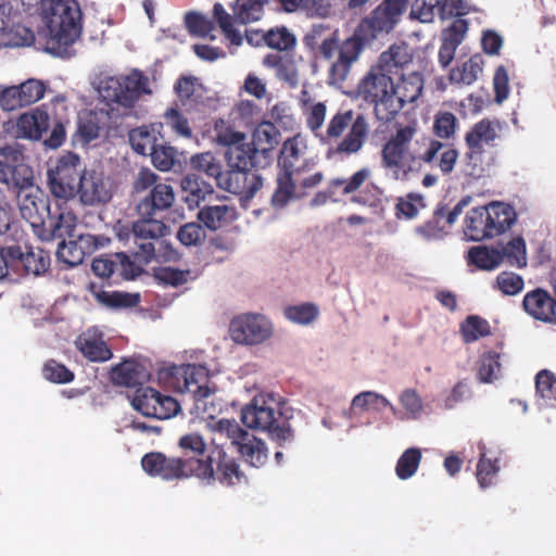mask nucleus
Returning <instances> with one entry per match:
<instances>
[{"label":"nucleus","instance_id":"obj_23","mask_svg":"<svg viewBox=\"0 0 556 556\" xmlns=\"http://www.w3.org/2000/svg\"><path fill=\"white\" fill-rule=\"evenodd\" d=\"M409 0H382V2L366 17V25L376 33H390L400 22L408 7Z\"/></svg>","mask_w":556,"mask_h":556},{"label":"nucleus","instance_id":"obj_31","mask_svg":"<svg viewBox=\"0 0 556 556\" xmlns=\"http://www.w3.org/2000/svg\"><path fill=\"white\" fill-rule=\"evenodd\" d=\"M185 193V202L190 208L200 206L201 202L214 193L213 186L205 181L198 173H188L180 181Z\"/></svg>","mask_w":556,"mask_h":556},{"label":"nucleus","instance_id":"obj_36","mask_svg":"<svg viewBox=\"0 0 556 556\" xmlns=\"http://www.w3.org/2000/svg\"><path fill=\"white\" fill-rule=\"evenodd\" d=\"M301 140L299 137L287 139L280 150L278 157L279 172L290 173V175L300 176L304 170L305 165H300V157L302 154Z\"/></svg>","mask_w":556,"mask_h":556},{"label":"nucleus","instance_id":"obj_51","mask_svg":"<svg viewBox=\"0 0 556 556\" xmlns=\"http://www.w3.org/2000/svg\"><path fill=\"white\" fill-rule=\"evenodd\" d=\"M421 462V451L417 447H409L403 452L397 459L395 473L399 479L407 480L413 477Z\"/></svg>","mask_w":556,"mask_h":556},{"label":"nucleus","instance_id":"obj_39","mask_svg":"<svg viewBox=\"0 0 556 556\" xmlns=\"http://www.w3.org/2000/svg\"><path fill=\"white\" fill-rule=\"evenodd\" d=\"M480 456L477 464L476 477L481 489L491 486L500 471L498 457H489L484 444H479Z\"/></svg>","mask_w":556,"mask_h":556},{"label":"nucleus","instance_id":"obj_14","mask_svg":"<svg viewBox=\"0 0 556 556\" xmlns=\"http://www.w3.org/2000/svg\"><path fill=\"white\" fill-rule=\"evenodd\" d=\"M168 377L172 387L180 393L192 394L194 401H202L212 394L207 386L208 372L202 365L181 364L169 368Z\"/></svg>","mask_w":556,"mask_h":556},{"label":"nucleus","instance_id":"obj_11","mask_svg":"<svg viewBox=\"0 0 556 556\" xmlns=\"http://www.w3.org/2000/svg\"><path fill=\"white\" fill-rule=\"evenodd\" d=\"M99 92L108 103L131 109L142 94L151 93V90L148 77L139 71H132L127 76L102 79Z\"/></svg>","mask_w":556,"mask_h":556},{"label":"nucleus","instance_id":"obj_28","mask_svg":"<svg viewBox=\"0 0 556 556\" xmlns=\"http://www.w3.org/2000/svg\"><path fill=\"white\" fill-rule=\"evenodd\" d=\"M432 142L440 147L437 149L433 160L431 162H424V166L428 165L430 168H438L442 175H450L457 163L458 151L454 147L431 137H422L420 139V151H427Z\"/></svg>","mask_w":556,"mask_h":556},{"label":"nucleus","instance_id":"obj_13","mask_svg":"<svg viewBox=\"0 0 556 556\" xmlns=\"http://www.w3.org/2000/svg\"><path fill=\"white\" fill-rule=\"evenodd\" d=\"M136 250L132 255L140 264H150L154 255V243L169 232V227L156 216H139L131 226Z\"/></svg>","mask_w":556,"mask_h":556},{"label":"nucleus","instance_id":"obj_58","mask_svg":"<svg viewBox=\"0 0 556 556\" xmlns=\"http://www.w3.org/2000/svg\"><path fill=\"white\" fill-rule=\"evenodd\" d=\"M212 429L214 432L222 437H226L231 441L232 445L238 446L244 438L249 434L248 431L243 430L236 420L222 418L217 420Z\"/></svg>","mask_w":556,"mask_h":556},{"label":"nucleus","instance_id":"obj_3","mask_svg":"<svg viewBox=\"0 0 556 556\" xmlns=\"http://www.w3.org/2000/svg\"><path fill=\"white\" fill-rule=\"evenodd\" d=\"M156 465H165L163 472L169 478L193 476L207 483L218 481L227 486L240 484L247 480L238 462L222 448L213 451L205 462L191 459L182 463L180 460H165L163 456H154L151 467Z\"/></svg>","mask_w":556,"mask_h":556},{"label":"nucleus","instance_id":"obj_62","mask_svg":"<svg viewBox=\"0 0 556 556\" xmlns=\"http://www.w3.org/2000/svg\"><path fill=\"white\" fill-rule=\"evenodd\" d=\"M42 375L47 380L54 383H68L75 378L72 370L54 359H49L45 363Z\"/></svg>","mask_w":556,"mask_h":556},{"label":"nucleus","instance_id":"obj_46","mask_svg":"<svg viewBox=\"0 0 556 556\" xmlns=\"http://www.w3.org/2000/svg\"><path fill=\"white\" fill-rule=\"evenodd\" d=\"M468 262L479 269L492 270L501 265L502 254L496 249H489L483 245L472 247L468 251Z\"/></svg>","mask_w":556,"mask_h":556},{"label":"nucleus","instance_id":"obj_41","mask_svg":"<svg viewBox=\"0 0 556 556\" xmlns=\"http://www.w3.org/2000/svg\"><path fill=\"white\" fill-rule=\"evenodd\" d=\"M76 344L83 355L90 362H106L113 355L111 349L101 339L79 337Z\"/></svg>","mask_w":556,"mask_h":556},{"label":"nucleus","instance_id":"obj_49","mask_svg":"<svg viewBox=\"0 0 556 556\" xmlns=\"http://www.w3.org/2000/svg\"><path fill=\"white\" fill-rule=\"evenodd\" d=\"M426 207L425 198L420 193L409 192L405 197L397 198L395 204V217L401 219L415 218L421 208Z\"/></svg>","mask_w":556,"mask_h":556},{"label":"nucleus","instance_id":"obj_35","mask_svg":"<svg viewBox=\"0 0 556 556\" xmlns=\"http://www.w3.org/2000/svg\"><path fill=\"white\" fill-rule=\"evenodd\" d=\"M236 217V207L227 204L206 205L198 213L199 220L211 230H217L230 224Z\"/></svg>","mask_w":556,"mask_h":556},{"label":"nucleus","instance_id":"obj_9","mask_svg":"<svg viewBox=\"0 0 556 556\" xmlns=\"http://www.w3.org/2000/svg\"><path fill=\"white\" fill-rule=\"evenodd\" d=\"M160 177L150 168H141L132 182L135 193L146 192L137 203L139 216H157L170 208L175 202V192L170 185L159 182Z\"/></svg>","mask_w":556,"mask_h":556},{"label":"nucleus","instance_id":"obj_60","mask_svg":"<svg viewBox=\"0 0 556 556\" xmlns=\"http://www.w3.org/2000/svg\"><path fill=\"white\" fill-rule=\"evenodd\" d=\"M152 164L162 172L170 170L175 164L176 150L159 142L149 153Z\"/></svg>","mask_w":556,"mask_h":556},{"label":"nucleus","instance_id":"obj_47","mask_svg":"<svg viewBox=\"0 0 556 556\" xmlns=\"http://www.w3.org/2000/svg\"><path fill=\"white\" fill-rule=\"evenodd\" d=\"M294 176L295 175H290V173H278L277 188L270 199V203L274 207L281 208L286 206L294 195L298 181V179H294Z\"/></svg>","mask_w":556,"mask_h":556},{"label":"nucleus","instance_id":"obj_16","mask_svg":"<svg viewBox=\"0 0 556 556\" xmlns=\"http://www.w3.org/2000/svg\"><path fill=\"white\" fill-rule=\"evenodd\" d=\"M132 406L143 416L156 419H169L180 410L176 399L150 387H140L136 390Z\"/></svg>","mask_w":556,"mask_h":556},{"label":"nucleus","instance_id":"obj_27","mask_svg":"<svg viewBox=\"0 0 556 556\" xmlns=\"http://www.w3.org/2000/svg\"><path fill=\"white\" fill-rule=\"evenodd\" d=\"M522 306L534 319L556 324V300L546 290L538 288L528 292Z\"/></svg>","mask_w":556,"mask_h":556},{"label":"nucleus","instance_id":"obj_1","mask_svg":"<svg viewBox=\"0 0 556 556\" xmlns=\"http://www.w3.org/2000/svg\"><path fill=\"white\" fill-rule=\"evenodd\" d=\"M37 10L42 24L39 35L46 39L45 51L54 56H72L84 26L79 1L40 0Z\"/></svg>","mask_w":556,"mask_h":556},{"label":"nucleus","instance_id":"obj_38","mask_svg":"<svg viewBox=\"0 0 556 556\" xmlns=\"http://www.w3.org/2000/svg\"><path fill=\"white\" fill-rule=\"evenodd\" d=\"M484 61L480 54H475L450 73V80L457 85H472L482 73Z\"/></svg>","mask_w":556,"mask_h":556},{"label":"nucleus","instance_id":"obj_2","mask_svg":"<svg viewBox=\"0 0 556 556\" xmlns=\"http://www.w3.org/2000/svg\"><path fill=\"white\" fill-rule=\"evenodd\" d=\"M416 132V124L401 125L381 148V167L394 180L408 181L418 176L422 172L424 162H431L440 147L432 142L427 151H420V140L413 142Z\"/></svg>","mask_w":556,"mask_h":556},{"label":"nucleus","instance_id":"obj_8","mask_svg":"<svg viewBox=\"0 0 556 556\" xmlns=\"http://www.w3.org/2000/svg\"><path fill=\"white\" fill-rule=\"evenodd\" d=\"M393 79L389 72L379 65L372 66L359 80L356 93L359 99L372 106L377 121H393Z\"/></svg>","mask_w":556,"mask_h":556},{"label":"nucleus","instance_id":"obj_21","mask_svg":"<svg viewBox=\"0 0 556 556\" xmlns=\"http://www.w3.org/2000/svg\"><path fill=\"white\" fill-rule=\"evenodd\" d=\"M9 256H11V271L16 275L33 274L39 276L50 267V255L42 249H34L25 245H10Z\"/></svg>","mask_w":556,"mask_h":556},{"label":"nucleus","instance_id":"obj_59","mask_svg":"<svg viewBox=\"0 0 556 556\" xmlns=\"http://www.w3.org/2000/svg\"><path fill=\"white\" fill-rule=\"evenodd\" d=\"M154 278L164 286L180 287L191 279L189 269L181 270L173 267H160L154 270Z\"/></svg>","mask_w":556,"mask_h":556},{"label":"nucleus","instance_id":"obj_48","mask_svg":"<svg viewBox=\"0 0 556 556\" xmlns=\"http://www.w3.org/2000/svg\"><path fill=\"white\" fill-rule=\"evenodd\" d=\"M535 389L541 405L556 406V377L548 370H541L535 377Z\"/></svg>","mask_w":556,"mask_h":556},{"label":"nucleus","instance_id":"obj_42","mask_svg":"<svg viewBox=\"0 0 556 556\" xmlns=\"http://www.w3.org/2000/svg\"><path fill=\"white\" fill-rule=\"evenodd\" d=\"M0 35L1 45L12 48L31 46L36 39L34 31L30 28L20 24L17 20L12 23L8 29H4Z\"/></svg>","mask_w":556,"mask_h":556},{"label":"nucleus","instance_id":"obj_17","mask_svg":"<svg viewBox=\"0 0 556 556\" xmlns=\"http://www.w3.org/2000/svg\"><path fill=\"white\" fill-rule=\"evenodd\" d=\"M178 446L184 452L185 457H167L161 452H151L146 454L141 459V466L143 470L153 477H161L164 480H175L176 478L166 477L163 472L165 465H156L151 467V463H153L154 456H163L165 460H180L182 463L191 459L205 462L202 456L206 450V443L202 435L199 433H188L182 435L178 441Z\"/></svg>","mask_w":556,"mask_h":556},{"label":"nucleus","instance_id":"obj_24","mask_svg":"<svg viewBox=\"0 0 556 556\" xmlns=\"http://www.w3.org/2000/svg\"><path fill=\"white\" fill-rule=\"evenodd\" d=\"M226 157L230 168L247 169L265 167L269 163V149L258 148L254 142L240 141L227 149Z\"/></svg>","mask_w":556,"mask_h":556},{"label":"nucleus","instance_id":"obj_54","mask_svg":"<svg viewBox=\"0 0 556 556\" xmlns=\"http://www.w3.org/2000/svg\"><path fill=\"white\" fill-rule=\"evenodd\" d=\"M190 165L198 173H203L207 177L213 178L217 182L220 173L222 165L211 152L198 153L191 156Z\"/></svg>","mask_w":556,"mask_h":556},{"label":"nucleus","instance_id":"obj_29","mask_svg":"<svg viewBox=\"0 0 556 556\" xmlns=\"http://www.w3.org/2000/svg\"><path fill=\"white\" fill-rule=\"evenodd\" d=\"M149 377L146 367L132 359L115 365L110 372L111 381L121 387L135 388L142 384Z\"/></svg>","mask_w":556,"mask_h":556},{"label":"nucleus","instance_id":"obj_5","mask_svg":"<svg viewBox=\"0 0 556 556\" xmlns=\"http://www.w3.org/2000/svg\"><path fill=\"white\" fill-rule=\"evenodd\" d=\"M501 129L502 124L498 119L482 118L467 130L464 137V166L467 176L480 178L494 165V149L501 139Z\"/></svg>","mask_w":556,"mask_h":556},{"label":"nucleus","instance_id":"obj_37","mask_svg":"<svg viewBox=\"0 0 556 556\" xmlns=\"http://www.w3.org/2000/svg\"><path fill=\"white\" fill-rule=\"evenodd\" d=\"M243 459L253 467H262L268 458V450L264 441L253 434H248L238 446Z\"/></svg>","mask_w":556,"mask_h":556},{"label":"nucleus","instance_id":"obj_25","mask_svg":"<svg viewBox=\"0 0 556 556\" xmlns=\"http://www.w3.org/2000/svg\"><path fill=\"white\" fill-rule=\"evenodd\" d=\"M12 189L16 192L21 216L31 226L41 224L43 212H49V202L43 198L40 190H34L33 185Z\"/></svg>","mask_w":556,"mask_h":556},{"label":"nucleus","instance_id":"obj_26","mask_svg":"<svg viewBox=\"0 0 556 556\" xmlns=\"http://www.w3.org/2000/svg\"><path fill=\"white\" fill-rule=\"evenodd\" d=\"M424 88V78L420 73L413 72L402 74L395 84L393 81V121L407 103L415 102L421 94Z\"/></svg>","mask_w":556,"mask_h":556},{"label":"nucleus","instance_id":"obj_53","mask_svg":"<svg viewBox=\"0 0 556 556\" xmlns=\"http://www.w3.org/2000/svg\"><path fill=\"white\" fill-rule=\"evenodd\" d=\"M458 121L452 112L440 111L434 115L432 130L435 139L450 140L455 137Z\"/></svg>","mask_w":556,"mask_h":556},{"label":"nucleus","instance_id":"obj_52","mask_svg":"<svg viewBox=\"0 0 556 556\" xmlns=\"http://www.w3.org/2000/svg\"><path fill=\"white\" fill-rule=\"evenodd\" d=\"M264 3L262 0H237L233 8L236 21L240 24H249L261 20Z\"/></svg>","mask_w":556,"mask_h":556},{"label":"nucleus","instance_id":"obj_32","mask_svg":"<svg viewBox=\"0 0 556 556\" xmlns=\"http://www.w3.org/2000/svg\"><path fill=\"white\" fill-rule=\"evenodd\" d=\"M50 126L48 113L37 108L29 113L22 114L17 119L18 132L29 139L39 140Z\"/></svg>","mask_w":556,"mask_h":556},{"label":"nucleus","instance_id":"obj_61","mask_svg":"<svg viewBox=\"0 0 556 556\" xmlns=\"http://www.w3.org/2000/svg\"><path fill=\"white\" fill-rule=\"evenodd\" d=\"M500 369V354L493 351L486 352L481 357L478 378L481 382L490 383L497 378Z\"/></svg>","mask_w":556,"mask_h":556},{"label":"nucleus","instance_id":"obj_22","mask_svg":"<svg viewBox=\"0 0 556 556\" xmlns=\"http://www.w3.org/2000/svg\"><path fill=\"white\" fill-rule=\"evenodd\" d=\"M216 186L233 194L252 198L262 188L263 178L247 169L230 168L220 173Z\"/></svg>","mask_w":556,"mask_h":556},{"label":"nucleus","instance_id":"obj_6","mask_svg":"<svg viewBox=\"0 0 556 556\" xmlns=\"http://www.w3.org/2000/svg\"><path fill=\"white\" fill-rule=\"evenodd\" d=\"M289 419L287 412L271 396L256 395L241 410V421L245 427L267 431L270 439L281 447L294 439Z\"/></svg>","mask_w":556,"mask_h":556},{"label":"nucleus","instance_id":"obj_7","mask_svg":"<svg viewBox=\"0 0 556 556\" xmlns=\"http://www.w3.org/2000/svg\"><path fill=\"white\" fill-rule=\"evenodd\" d=\"M516 218L517 214L511 205L494 201L467 212L464 233L471 241L491 239L508 231Z\"/></svg>","mask_w":556,"mask_h":556},{"label":"nucleus","instance_id":"obj_55","mask_svg":"<svg viewBox=\"0 0 556 556\" xmlns=\"http://www.w3.org/2000/svg\"><path fill=\"white\" fill-rule=\"evenodd\" d=\"M444 216L445 205L439 204L435 207L432 217L416 228L417 233L427 239L442 238L445 233V225L443 223Z\"/></svg>","mask_w":556,"mask_h":556},{"label":"nucleus","instance_id":"obj_30","mask_svg":"<svg viewBox=\"0 0 556 556\" xmlns=\"http://www.w3.org/2000/svg\"><path fill=\"white\" fill-rule=\"evenodd\" d=\"M162 128L163 125L159 123L142 125L131 129L128 134V139L132 150L138 154L148 155L160 141H163Z\"/></svg>","mask_w":556,"mask_h":556},{"label":"nucleus","instance_id":"obj_34","mask_svg":"<svg viewBox=\"0 0 556 556\" xmlns=\"http://www.w3.org/2000/svg\"><path fill=\"white\" fill-rule=\"evenodd\" d=\"M174 90L187 110H195L202 103L204 87L194 76H181L174 85Z\"/></svg>","mask_w":556,"mask_h":556},{"label":"nucleus","instance_id":"obj_12","mask_svg":"<svg viewBox=\"0 0 556 556\" xmlns=\"http://www.w3.org/2000/svg\"><path fill=\"white\" fill-rule=\"evenodd\" d=\"M362 49L363 41L359 37H350L339 46L334 34L326 36L316 48L319 55L325 60L332 59L334 53L339 52L338 60L329 70V78L333 84H341L348 78L351 66L358 59Z\"/></svg>","mask_w":556,"mask_h":556},{"label":"nucleus","instance_id":"obj_64","mask_svg":"<svg viewBox=\"0 0 556 556\" xmlns=\"http://www.w3.org/2000/svg\"><path fill=\"white\" fill-rule=\"evenodd\" d=\"M205 238L206 231L198 223H187L182 225L177 232V239L186 247H197L201 244Z\"/></svg>","mask_w":556,"mask_h":556},{"label":"nucleus","instance_id":"obj_18","mask_svg":"<svg viewBox=\"0 0 556 556\" xmlns=\"http://www.w3.org/2000/svg\"><path fill=\"white\" fill-rule=\"evenodd\" d=\"M85 206H99L109 203L113 197L112 185L99 169H86L75 190V198Z\"/></svg>","mask_w":556,"mask_h":556},{"label":"nucleus","instance_id":"obj_44","mask_svg":"<svg viewBox=\"0 0 556 556\" xmlns=\"http://www.w3.org/2000/svg\"><path fill=\"white\" fill-rule=\"evenodd\" d=\"M459 332L465 343H472L491 334L489 321L478 315H469L459 326Z\"/></svg>","mask_w":556,"mask_h":556},{"label":"nucleus","instance_id":"obj_33","mask_svg":"<svg viewBox=\"0 0 556 556\" xmlns=\"http://www.w3.org/2000/svg\"><path fill=\"white\" fill-rule=\"evenodd\" d=\"M300 104L305 117L307 129L318 139L323 131V127L327 114V105L325 102H313L307 90H303L300 97Z\"/></svg>","mask_w":556,"mask_h":556},{"label":"nucleus","instance_id":"obj_43","mask_svg":"<svg viewBox=\"0 0 556 556\" xmlns=\"http://www.w3.org/2000/svg\"><path fill=\"white\" fill-rule=\"evenodd\" d=\"M413 60L412 54L405 45H392L388 51L380 54L377 65L383 70L393 73V68L404 67Z\"/></svg>","mask_w":556,"mask_h":556},{"label":"nucleus","instance_id":"obj_15","mask_svg":"<svg viewBox=\"0 0 556 556\" xmlns=\"http://www.w3.org/2000/svg\"><path fill=\"white\" fill-rule=\"evenodd\" d=\"M22 157L18 143L0 147V182L9 189L29 187L34 182L33 169L22 163Z\"/></svg>","mask_w":556,"mask_h":556},{"label":"nucleus","instance_id":"obj_20","mask_svg":"<svg viewBox=\"0 0 556 556\" xmlns=\"http://www.w3.org/2000/svg\"><path fill=\"white\" fill-rule=\"evenodd\" d=\"M231 339L241 344H258L271 332L269 321L258 314H242L231 319L229 326Z\"/></svg>","mask_w":556,"mask_h":556},{"label":"nucleus","instance_id":"obj_40","mask_svg":"<svg viewBox=\"0 0 556 556\" xmlns=\"http://www.w3.org/2000/svg\"><path fill=\"white\" fill-rule=\"evenodd\" d=\"M270 49L278 51L292 50L296 45L295 36L285 26L271 28L268 31H255Z\"/></svg>","mask_w":556,"mask_h":556},{"label":"nucleus","instance_id":"obj_56","mask_svg":"<svg viewBox=\"0 0 556 556\" xmlns=\"http://www.w3.org/2000/svg\"><path fill=\"white\" fill-rule=\"evenodd\" d=\"M97 299L102 304L114 308H128L139 304L140 295L138 293H127L121 291H101Z\"/></svg>","mask_w":556,"mask_h":556},{"label":"nucleus","instance_id":"obj_50","mask_svg":"<svg viewBox=\"0 0 556 556\" xmlns=\"http://www.w3.org/2000/svg\"><path fill=\"white\" fill-rule=\"evenodd\" d=\"M213 16L218 27L222 29L225 37L236 46L241 45L242 37L240 33L233 27L235 15H230L223 4L215 3L213 7Z\"/></svg>","mask_w":556,"mask_h":556},{"label":"nucleus","instance_id":"obj_19","mask_svg":"<svg viewBox=\"0 0 556 556\" xmlns=\"http://www.w3.org/2000/svg\"><path fill=\"white\" fill-rule=\"evenodd\" d=\"M75 222L76 216L74 214L61 213L52 224L50 237L53 239L72 238L74 236ZM56 257L68 267L80 265L85 260L83 250L77 247L74 240H70L68 242L62 240L56 250Z\"/></svg>","mask_w":556,"mask_h":556},{"label":"nucleus","instance_id":"obj_63","mask_svg":"<svg viewBox=\"0 0 556 556\" xmlns=\"http://www.w3.org/2000/svg\"><path fill=\"white\" fill-rule=\"evenodd\" d=\"M48 85L36 78H29L18 85L25 106L30 105L43 98Z\"/></svg>","mask_w":556,"mask_h":556},{"label":"nucleus","instance_id":"obj_10","mask_svg":"<svg viewBox=\"0 0 556 556\" xmlns=\"http://www.w3.org/2000/svg\"><path fill=\"white\" fill-rule=\"evenodd\" d=\"M86 169L78 154L71 151L61 154L47 170L51 194L65 201L75 199L76 187Z\"/></svg>","mask_w":556,"mask_h":556},{"label":"nucleus","instance_id":"obj_45","mask_svg":"<svg viewBox=\"0 0 556 556\" xmlns=\"http://www.w3.org/2000/svg\"><path fill=\"white\" fill-rule=\"evenodd\" d=\"M372 170L369 167H362L349 178H333L328 184L330 193H334L337 188H342L343 195L352 194L371 177Z\"/></svg>","mask_w":556,"mask_h":556},{"label":"nucleus","instance_id":"obj_57","mask_svg":"<svg viewBox=\"0 0 556 556\" xmlns=\"http://www.w3.org/2000/svg\"><path fill=\"white\" fill-rule=\"evenodd\" d=\"M352 407L361 410L381 412L386 407L393 408L392 404L381 394L374 391H365L355 395L352 401Z\"/></svg>","mask_w":556,"mask_h":556},{"label":"nucleus","instance_id":"obj_4","mask_svg":"<svg viewBox=\"0 0 556 556\" xmlns=\"http://www.w3.org/2000/svg\"><path fill=\"white\" fill-rule=\"evenodd\" d=\"M369 134L367 117L353 110H340L327 123L319 135V142L327 146L326 159H343L357 154Z\"/></svg>","mask_w":556,"mask_h":556}]
</instances>
